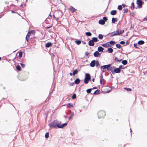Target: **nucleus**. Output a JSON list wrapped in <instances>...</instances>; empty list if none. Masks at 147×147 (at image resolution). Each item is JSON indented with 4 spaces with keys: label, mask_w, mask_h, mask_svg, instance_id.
I'll use <instances>...</instances> for the list:
<instances>
[{
    "label": "nucleus",
    "mask_w": 147,
    "mask_h": 147,
    "mask_svg": "<svg viewBox=\"0 0 147 147\" xmlns=\"http://www.w3.org/2000/svg\"><path fill=\"white\" fill-rule=\"evenodd\" d=\"M61 124V122L57 120H55L54 121L49 124V126L51 128H56L57 127L59 128H63L65 127L67 125V123H65L63 124Z\"/></svg>",
    "instance_id": "1"
},
{
    "label": "nucleus",
    "mask_w": 147,
    "mask_h": 147,
    "mask_svg": "<svg viewBox=\"0 0 147 147\" xmlns=\"http://www.w3.org/2000/svg\"><path fill=\"white\" fill-rule=\"evenodd\" d=\"M85 76L84 82L85 84H87L88 83L89 81L91 80V76L88 73H86Z\"/></svg>",
    "instance_id": "2"
},
{
    "label": "nucleus",
    "mask_w": 147,
    "mask_h": 147,
    "mask_svg": "<svg viewBox=\"0 0 147 147\" xmlns=\"http://www.w3.org/2000/svg\"><path fill=\"white\" fill-rule=\"evenodd\" d=\"M98 115L99 119L104 117L105 115V113L103 111H99L98 113Z\"/></svg>",
    "instance_id": "3"
},
{
    "label": "nucleus",
    "mask_w": 147,
    "mask_h": 147,
    "mask_svg": "<svg viewBox=\"0 0 147 147\" xmlns=\"http://www.w3.org/2000/svg\"><path fill=\"white\" fill-rule=\"evenodd\" d=\"M110 34L111 36V37L113 36H115L119 35V30L114 31L111 33Z\"/></svg>",
    "instance_id": "4"
},
{
    "label": "nucleus",
    "mask_w": 147,
    "mask_h": 147,
    "mask_svg": "<svg viewBox=\"0 0 147 147\" xmlns=\"http://www.w3.org/2000/svg\"><path fill=\"white\" fill-rule=\"evenodd\" d=\"M136 3L139 8H141L142 7V1L141 0H137Z\"/></svg>",
    "instance_id": "5"
},
{
    "label": "nucleus",
    "mask_w": 147,
    "mask_h": 147,
    "mask_svg": "<svg viewBox=\"0 0 147 147\" xmlns=\"http://www.w3.org/2000/svg\"><path fill=\"white\" fill-rule=\"evenodd\" d=\"M101 53H99L98 51H96L94 53L93 55L95 57H98L100 56Z\"/></svg>",
    "instance_id": "6"
},
{
    "label": "nucleus",
    "mask_w": 147,
    "mask_h": 147,
    "mask_svg": "<svg viewBox=\"0 0 147 147\" xmlns=\"http://www.w3.org/2000/svg\"><path fill=\"white\" fill-rule=\"evenodd\" d=\"M107 65H103L101 66L100 69L101 71L102 72H105V69H107Z\"/></svg>",
    "instance_id": "7"
},
{
    "label": "nucleus",
    "mask_w": 147,
    "mask_h": 147,
    "mask_svg": "<svg viewBox=\"0 0 147 147\" xmlns=\"http://www.w3.org/2000/svg\"><path fill=\"white\" fill-rule=\"evenodd\" d=\"M102 45L103 47L106 48L111 47V46L109 45L108 42L106 43L102 44Z\"/></svg>",
    "instance_id": "8"
},
{
    "label": "nucleus",
    "mask_w": 147,
    "mask_h": 147,
    "mask_svg": "<svg viewBox=\"0 0 147 147\" xmlns=\"http://www.w3.org/2000/svg\"><path fill=\"white\" fill-rule=\"evenodd\" d=\"M107 71H111L112 70V67H111V64H109L107 65Z\"/></svg>",
    "instance_id": "9"
},
{
    "label": "nucleus",
    "mask_w": 147,
    "mask_h": 147,
    "mask_svg": "<svg viewBox=\"0 0 147 147\" xmlns=\"http://www.w3.org/2000/svg\"><path fill=\"white\" fill-rule=\"evenodd\" d=\"M89 45L91 46H93L94 45V43L92 40H89L88 42Z\"/></svg>",
    "instance_id": "10"
},
{
    "label": "nucleus",
    "mask_w": 147,
    "mask_h": 147,
    "mask_svg": "<svg viewBox=\"0 0 147 147\" xmlns=\"http://www.w3.org/2000/svg\"><path fill=\"white\" fill-rule=\"evenodd\" d=\"M96 63V61L94 60L92 61L90 64V66L92 67H94Z\"/></svg>",
    "instance_id": "11"
},
{
    "label": "nucleus",
    "mask_w": 147,
    "mask_h": 147,
    "mask_svg": "<svg viewBox=\"0 0 147 147\" xmlns=\"http://www.w3.org/2000/svg\"><path fill=\"white\" fill-rule=\"evenodd\" d=\"M69 9L72 12H75L76 9L74 7L72 6H71L69 8Z\"/></svg>",
    "instance_id": "12"
},
{
    "label": "nucleus",
    "mask_w": 147,
    "mask_h": 147,
    "mask_svg": "<svg viewBox=\"0 0 147 147\" xmlns=\"http://www.w3.org/2000/svg\"><path fill=\"white\" fill-rule=\"evenodd\" d=\"M98 52H103L104 48L102 47L99 46L98 48Z\"/></svg>",
    "instance_id": "13"
},
{
    "label": "nucleus",
    "mask_w": 147,
    "mask_h": 147,
    "mask_svg": "<svg viewBox=\"0 0 147 147\" xmlns=\"http://www.w3.org/2000/svg\"><path fill=\"white\" fill-rule=\"evenodd\" d=\"M80 81V80L79 78H77L74 81V83L77 84H79Z\"/></svg>",
    "instance_id": "14"
},
{
    "label": "nucleus",
    "mask_w": 147,
    "mask_h": 147,
    "mask_svg": "<svg viewBox=\"0 0 147 147\" xmlns=\"http://www.w3.org/2000/svg\"><path fill=\"white\" fill-rule=\"evenodd\" d=\"M114 70L115 73H119L121 71V69L119 68H116L115 69H114Z\"/></svg>",
    "instance_id": "15"
},
{
    "label": "nucleus",
    "mask_w": 147,
    "mask_h": 147,
    "mask_svg": "<svg viewBox=\"0 0 147 147\" xmlns=\"http://www.w3.org/2000/svg\"><path fill=\"white\" fill-rule=\"evenodd\" d=\"M117 11L115 10H113L111 11L110 13L112 15H115L117 13Z\"/></svg>",
    "instance_id": "16"
},
{
    "label": "nucleus",
    "mask_w": 147,
    "mask_h": 147,
    "mask_svg": "<svg viewBox=\"0 0 147 147\" xmlns=\"http://www.w3.org/2000/svg\"><path fill=\"white\" fill-rule=\"evenodd\" d=\"M52 46V44L51 42H49L47 43L46 44L45 46L46 47L48 48Z\"/></svg>",
    "instance_id": "17"
},
{
    "label": "nucleus",
    "mask_w": 147,
    "mask_h": 147,
    "mask_svg": "<svg viewBox=\"0 0 147 147\" xmlns=\"http://www.w3.org/2000/svg\"><path fill=\"white\" fill-rule=\"evenodd\" d=\"M98 23L101 25H103L105 23L104 21H103V20L100 19Z\"/></svg>",
    "instance_id": "18"
},
{
    "label": "nucleus",
    "mask_w": 147,
    "mask_h": 147,
    "mask_svg": "<svg viewBox=\"0 0 147 147\" xmlns=\"http://www.w3.org/2000/svg\"><path fill=\"white\" fill-rule=\"evenodd\" d=\"M117 20L116 18H113L112 19V23H115L116 22H117Z\"/></svg>",
    "instance_id": "19"
},
{
    "label": "nucleus",
    "mask_w": 147,
    "mask_h": 147,
    "mask_svg": "<svg viewBox=\"0 0 147 147\" xmlns=\"http://www.w3.org/2000/svg\"><path fill=\"white\" fill-rule=\"evenodd\" d=\"M144 42L143 40H140L138 42V44L139 45H142L144 43Z\"/></svg>",
    "instance_id": "20"
},
{
    "label": "nucleus",
    "mask_w": 147,
    "mask_h": 147,
    "mask_svg": "<svg viewBox=\"0 0 147 147\" xmlns=\"http://www.w3.org/2000/svg\"><path fill=\"white\" fill-rule=\"evenodd\" d=\"M78 70L77 69H76L74 70L73 72V75L74 76L76 74H77L78 73Z\"/></svg>",
    "instance_id": "21"
},
{
    "label": "nucleus",
    "mask_w": 147,
    "mask_h": 147,
    "mask_svg": "<svg viewBox=\"0 0 147 147\" xmlns=\"http://www.w3.org/2000/svg\"><path fill=\"white\" fill-rule=\"evenodd\" d=\"M92 40L94 42H96L98 41V38L97 37H93L92 38Z\"/></svg>",
    "instance_id": "22"
},
{
    "label": "nucleus",
    "mask_w": 147,
    "mask_h": 147,
    "mask_svg": "<svg viewBox=\"0 0 147 147\" xmlns=\"http://www.w3.org/2000/svg\"><path fill=\"white\" fill-rule=\"evenodd\" d=\"M107 51L108 52L110 53H112L113 51V49L111 48H109L107 49Z\"/></svg>",
    "instance_id": "23"
},
{
    "label": "nucleus",
    "mask_w": 147,
    "mask_h": 147,
    "mask_svg": "<svg viewBox=\"0 0 147 147\" xmlns=\"http://www.w3.org/2000/svg\"><path fill=\"white\" fill-rule=\"evenodd\" d=\"M100 91V90H97L95 91L94 92L93 94L95 95H96L98 94L99 93V92Z\"/></svg>",
    "instance_id": "24"
},
{
    "label": "nucleus",
    "mask_w": 147,
    "mask_h": 147,
    "mask_svg": "<svg viewBox=\"0 0 147 147\" xmlns=\"http://www.w3.org/2000/svg\"><path fill=\"white\" fill-rule=\"evenodd\" d=\"M122 63L124 65H126L127 63V61L126 60H124L122 61Z\"/></svg>",
    "instance_id": "25"
},
{
    "label": "nucleus",
    "mask_w": 147,
    "mask_h": 147,
    "mask_svg": "<svg viewBox=\"0 0 147 147\" xmlns=\"http://www.w3.org/2000/svg\"><path fill=\"white\" fill-rule=\"evenodd\" d=\"M67 107L69 108H70L73 107V104L72 103H69L67 105Z\"/></svg>",
    "instance_id": "26"
},
{
    "label": "nucleus",
    "mask_w": 147,
    "mask_h": 147,
    "mask_svg": "<svg viewBox=\"0 0 147 147\" xmlns=\"http://www.w3.org/2000/svg\"><path fill=\"white\" fill-rule=\"evenodd\" d=\"M115 60L116 62H120L122 60V59H119L117 57H115Z\"/></svg>",
    "instance_id": "27"
},
{
    "label": "nucleus",
    "mask_w": 147,
    "mask_h": 147,
    "mask_svg": "<svg viewBox=\"0 0 147 147\" xmlns=\"http://www.w3.org/2000/svg\"><path fill=\"white\" fill-rule=\"evenodd\" d=\"M75 42L78 45H80L81 43V41L80 40H78L75 41Z\"/></svg>",
    "instance_id": "28"
},
{
    "label": "nucleus",
    "mask_w": 147,
    "mask_h": 147,
    "mask_svg": "<svg viewBox=\"0 0 147 147\" xmlns=\"http://www.w3.org/2000/svg\"><path fill=\"white\" fill-rule=\"evenodd\" d=\"M85 34L87 36H91L92 35V34L91 32H88L85 33Z\"/></svg>",
    "instance_id": "29"
},
{
    "label": "nucleus",
    "mask_w": 147,
    "mask_h": 147,
    "mask_svg": "<svg viewBox=\"0 0 147 147\" xmlns=\"http://www.w3.org/2000/svg\"><path fill=\"white\" fill-rule=\"evenodd\" d=\"M135 8V5L134 3L133 2L131 3V9L133 10Z\"/></svg>",
    "instance_id": "30"
},
{
    "label": "nucleus",
    "mask_w": 147,
    "mask_h": 147,
    "mask_svg": "<svg viewBox=\"0 0 147 147\" xmlns=\"http://www.w3.org/2000/svg\"><path fill=\"white\" fill-rule=\"evenodd\" d=\"M16 69L19 71H20L21 69V68L20 65H18L16 67Z\"/></svg>",
    "instance_id": "31"
},
{
    "label": "nucleus",
    "mask_w": 147,
    "mask_h": 147,
    "mask_svg": "<svg viewBox=\"0 0 147 147\" xmlns=\"http://www.w3.org/2000/svg\"><path fill=\"white\" fill-rule=\"evenodd\" d=\"M108 42L109 45H114L116 43L115 41H111Z\"/></svg>",
    "instance_id": "32"
},
{
    "label": "nucleus",
    "mask_w": 147,
    "mask_h": 147,
    "mask_svg": "<svg viewBox=\"0 0 147 147\" xmlns=\"http://www.w3.org/2000/svg\"><path fill=\"white\" fill-rule=\"evenodd\" d=\"M117 9L120 11L122 9V5H119L118 6Z\"/></svg>",
    "instance_id": "33"
},
{
    "label": "nucleus",
    "mask_w": 147,
    "mask_h": 147,
    "mask_svg": "<svg viewBox=\"0 0 147 147\" xmlns=\"http://www.w3.org/2000/svg\"><path fill=\"white\" fill-rule=\"evenodd\" d=\"M116 47L118 49H120L121 47V45L119 44H116Z\"/></svg>",
    "instance_id": "34"
},
{
    "label": "nucleus",
    "mask_w": 147,
    "mask_h": 147,
    "mask_svg": "<svg viewBox=\"0 0 147 147\" xmlns=\"http://www.w3.org/2000/svg\"><path fill=\"white\" fill-rule=\"evenodd\" d=\"M23 55L22 51H20L19 53V57L20 58L22 57Z\"/></svg>",
    "instance_id": "35"
},
{
    "label": "nucleus",
    "mask_w": 147,
    "mask_h": 147,
    "mask_svg": "<svg viewBox=\"0 0 147 147\" xmlns=\"http://www.w3.org/2000/svg\"><path fill=\"white\" fill-rule=\"evenodd\" d=\"M98 38L100 39H102L103 38V36L102 34H99L98 36Z\"/></svg>",
    "instance_id": "36"
},
{
    "label": "nucleus",
    "mask_w": 147,
    "mask_h": 147,
    "mask_svg": "<svg viewBox=\"0 0 147 147\" xmlns=\"http://www.w3.org/2000/svg\"><path fill=\"white\" fill-rule=\"evenodd\" d=\"M92 90V88H89L86 90V92L88 93H90Z\"/></svg>",
    "instance_id": "37"
},
{
    "label": "nucleus",
    "mask_w": 147,
    "mask_h": 147,
    "mask_svg": "<svg viewBox=\"0 0 147 147\" xmlns=\"http://www.w3.org/2000/svg\"><path fill=\"white\" fill-rule=\"evenodd\" d=\"M49 134L48 132L46 133L45 135V137L46 138H48L49 137Z\"/></svg>",
    "instance_id": "38"
},
{
    "label": "nucleus",
    "mask_w": 147,
    "mask_h": 147,
    "mask_svg": "<svg viewBox=\"0 0 147 147\" xmlns=\"http://www.w3.org/2000/svg\"><path fill=\"white\" fill-rule=\"evenodd\" d=\"M124 89L129 92L131 90V88H124Z\"/></svg>",
    "instance_id": "39"
},
{
    "label": "nucleus",
    "mask_w": 147,
    "mask_h": 147,
    "mask_svg": "<svg viewBox=\"0 0 147 147\" xmlns=\"http://www.w3.org/2000/svg\"><path fill=\"white\" fill-rule=\"evenodd\" d=\"M76 96L75 94H74L72 96V98L73 99H75L76 98Z\"/></svg>",
    "instance_id": "40"
},
{
    "label": "nucleus",
    "mask_w": 147,
    "mask_h": 147,
    "mask_svg": "<svg viewBox=\"0 0 147 147\" xmlns=\"http://www.w3.org/2000/svg\"><path fill=\"white\" fill-rule=\"evenodd\" d=\"M100 65L99 62L98 61H96L95 65L96 67H98Z\"/></svg>",
    "instance_id": "41"
},
{
    "label": "nucleus",
    "mask_w": 147,
    "mask_h": 147,
    "mask_svg": "<svg viewBox=\"0 0 147 147\" xmlns=\"http://www.w3.org/2000/svg\"><path fill=\"white\" fill-rule=\"evenodd\" d=\"M74 113L73 112V113H71V115L69 117V120L72 117L74 116Z\"/></svg>",
    "instance_id": "42"
},
{
    "label": "nucleus",
    "mask_w": 147,
    "mask_h": 147,
    "mask_svg": "<svg viewBox=\"0 0 147 147\" xmlns=\"http://www.w3.org/2000/svg\"><path fill=\"white\" fill-rule=\"evenodd\" d=\"M53 18L54 19H55V20H57V21L59 20V18H56V17H55L54 14L53 15Z\"/></svg>",
    "instance_id": "43"
},
{
    "label": "nucleus",
    "mask_w": 147,
    "mask_h": 147,
    "mask_svg": "<svg viewBox=\"0 0 147 147\" xmlns=\"http://www.w3.org/2000/svg\"><path fill=\"white\" fill-rule=\"evenodd\" d=\"M102 20H103V21H104L105 22H105H106L107 21V20H108V19L107 17H104L103 18V19H102Z\"/></svg>",
    "instance_id": "44"
},
{
    "label": "nucleus",
    "mask_w": 147,
    "mask_h": 147,
    "mask_svg": "<svg viewBox=\"0 0 147 147\" xmlns=\"http://www.w3.org/2000/svg\"><path fill=\"white\" fill-rule=\"evenodd\" d=\"M124 32V30H121L119 32V35L122 34Z\"/></svg>",
    "instance_id": "45"
},
{
    "label": "nucleus",
    "mask_w": 147,
    "mask_h": 147,
    "mask_svg": "<svg viewBox=\"0 0 147 147\" xmlns=\"http://www.w3.org/2000/svg\"><path fill=\"white\" fill-rule=\"evenodd\" d=\"M123 13H127L128 11V9L127 8L123 10Z\"/></svg>",
    "instance_id": "46"
},
{
    "label": "nucleus",
    "mask_w": 147,
    "mask_h": 147,
    "mask_svg": "<svg viewBox=\"0 0 147 147\" xmlns=\"http://www.w3.org/2000/svg\"><path fill=\"white\" fill-rule=\"evenodd\" d=\"M30 32H28V33L27 34L26 36L27 37H28L29 38L30 37Z\"/></svg>",
    "instance_id": "47"
},
{
    "label": "nucleus",
    "mask_w": 147,
    "mask_h": 147,
    "mask_svg": "<svg viewBox=\"0 0 147 147\" xmlns=\"http://www.w3.org/2000/svg\"><path fill=\"white\" fill-rule=\"evenodd\" d=\"M121 44L123 45L125 44V42L123 41H121L120 42Z\"/></svg>",
    "instance_id": "48"
},
{
    "label": "nucleus",
    "mask_w": 147,
    "mask_h": 147,
    "mask_svg": "<svg viewBox=\"0 0 147 147\" xmlns=\"http://www.w3.org/2000/svg\"><path fill=\"white\" fill-rule=\"evenodd\" d=\"M21 65L22 67L24 68L25 66V65L24 64L22 63H20V64Z\"/></svg>",
    "instance_id": "49"
},
{
    "label": "nucleus",
    "mask_w": 147,
    "mask_h": 147,
    "mask_svg": "<svg viewBox=\"0 0 147 147\" xmlns=\"http://www.w3.org/2000/svg\"><path fill=\"white\" fill-rule=\"evenodd\" d=\"M137 44L136 43H134V47L136 48H138V47H137Z\"/></svg>",
    "instance_id": "50"
},
{
    "label": "nucleus",
    "mask_w": 147,
    "mask_h": 147,
    "mask_svg": "<svg viewBox=\"0 0 147 147\" xmlns=\"http://www.w3.org/2000/svg\"><path fill=\"white\" fill-rule=\"evenodd\" d=\"M100 80H102L103 79V76L102 74H101L100 76Z\"/></svg>",
    "instance_id": "51"
},
{
    "label": "nucleus",
    "mask_w": 147,
    "mask_h": 147,
    "mask_svg": "<svg viewBox=\"0 0 147 147\" xmlns=\"http://www.w3.org/2000/svg\"><path fill=\"white\" fill-rule=\"evenodd\" d=\"M121 5L123 6V7H127V6L124 4H122Z\"/></svg>",
    "instance_id": "52"
},
{
    "label": "nucleus",
    "mask_w": 147,
    "mask_h": 147,
    "mask_svg": "<svg viewBox=\"0 0 147 147\" xmlns=\"http://www.w3.org/2000/svg\"><path fill=\"white\" fill-rule=\"evenodd\" d=\"M52 26H47V27H45V28L46 29H49V28H50Z\"/></svg>",
    "instance_id": "53"
},
{
    "label": "nucleus",
    "mask_w": 147,
    "mask_h": 147,
    "mask_svg": "<svg viewBox=\"0 0 147 147\" xmlns=\"http://www.w3.org/2000/svg\"><path fill=\"white\" fill-rule=\"evenodd\" d=\"M111 72L113 74H115V71H114V70H113L112 69V70H111Z\"/></svg>",
    "instance_id": "54"
},
{
    "label": "nucleus",
    "mask_w": 147,
    "mask_h": 147,
    "mask_svg": "<svg viewBox=\"0 0 147 147\" xmlns=\"http://www.w3.org/2000/svg\"><path fill=\"white\" fill-rule=\"evenodd\" d=\"M119 68H120V69H123V66L122 65H120L119 66Z\"/></svg>",
    "instance_id": "55"
},
{
    "label": "nucleus",
    "mask_w": 147,
    "mask_h": 147,
    "mask_svg": "<svg viewBox=\"0 0 147 147\" xmlns=\"http://www.w3.org/2000/svg\"><path fill=\"white\" fill-rule=\"evenodd\" d=\"M29 39V38L28 37H27L26 36V39L27 41L28 42Z\"/></svg>",
    "instance_id": "56"
},
{
    "label": "nucleus",
    "mask_w": 147,
    "mask_h": 147,
    "mask_svg": "<svg viewBox=\"0 0 147 147\" xmlns=\"http://www.w3.org/2000/svg\"><path fill=\"white\" fill-rule=\"evenodd\" d=\"M11 12H12V13H18L17 12L14 11H12H12H11Z\"/></svg>",
    "instance_id": "57"
},
{
    "label": "nucleus",
    "mask_w": 147,
    "mask_h": 147,
    "mask_svg": "<svg viewBox=\"0 0 147 147\" xmlns=\"http://www.w3.org/2000/svg\"><path fill=\"white\" fill-rule=\"evenodd\" d=\"M82 43L83 45H85L86 44V42L84 41H82Z\"/></svg>",
    "instance_id": "58"
},
{
    "label": "nucleus",
    "mask_w": 147,
    "mask_h": 147,
    "mask_svg": "<svg viewBox=\"0 0 147 147\" xmlns=\"http://www.w3.org/2000/svg\"><path fill=\"white\" fill-rule=\"evenodd\" d=\"M86 56H88V55H89V53L87 52L86 53Z\"/></svg>",
    "instance_id": "59"
},
{
    "label": "nucleus",
    "mask_w": 147,
    "mask_h": 147,
    "mask_svg": "<svg viewBox=\"0 0 147 147\" xmlns=\"http://www.w3.org/2000/svg\"><path fill=\"white\" fill-rule=\"evenodd\" d=\"M100 83L101 84H102V80H100Z\"/></svg>",
    "instance_id": "60"
},
{
    "label": "nucleus",
    "mask_w": 147,
    "mask_h": 147,
    "mask_svg": "<svg viewBox=\"0 0 147 147\" xmlns=\"http://www.w3.org/2000/svg\"><path fill=\"white\" fill-rule=\"evenodd\" d=\"M96 88H97L96 87H93L92 88V89H96Z\"/></svg>",
    "instance_id": "61"
},
{
    "label": "nucleus",
    "mask_w": 147,
    "mask_h": 147,
    "mask_svg": "<svg viewBox=\"0 0 147 147\" xmlns=\"http://www.w3.org/2000/svg\"><path fill=\"white\" fill-rule=\"evenodd\" d=\"M94 81H95V79L94 78H93L92 79V82H94Z\"/></svg>",
    "instance_id": "62"
},
{
    "label": "nucleus",
    "mask_w": 147,
    "mask_h": 147,
    "mask_svg": "<svg viewBox=\"0 0 147 147\" xmlns=\"http://www.w3.org/2000/svg\"><path fill=\"white\" fill-rule=\"evenodd\" d=\"M70 76H72L73 75V73L72 74L71 73H70Z\"/></svg>",
    "instance_id": "63"
},
{
    "label": "nucleus",
    "mask_w": 147,
    "mask_h": 147,
    "mask_svg": "<svg viewBox=\"0 0 147 147\" xmlns=\"http://www.w3.org/2000/svg\"><path fill=\"white\" fill-rule=\"evenodd\" d=\"M144 19H146V20H147V16Z\"/></svg>",
    "instance_id": "64"
}]
</instances>
